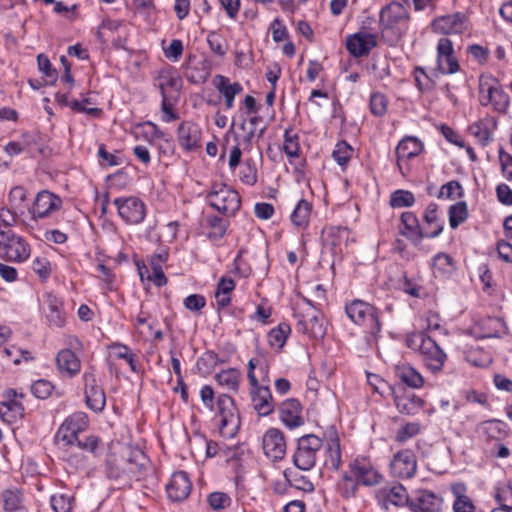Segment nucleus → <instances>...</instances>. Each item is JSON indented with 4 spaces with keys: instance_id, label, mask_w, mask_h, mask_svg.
I'll return each instance as SVG.
<instances>
[{
    "instance_id": "27",
    "label": "nucleus",
    "mask_w": 512,
    "mask_h": 512,
    "mask_svg": "<svg viewBox=\"0 0 512 512\" xmlns=\"http://www.w3.org/2000/svg\"><path fill=\"white\" fill-rule=\"evenodd\" d=\"M182 85V80L178 73L173 69L161 70L154 79V86L160 91L161 97H173L169 90L179 93Z\"/></svg>"
},
{
    "instance_id": "36",
    "label": "nucleus",
    "mask_w": 512,
    "mask_h": 512,
    "mask_svg": "<svg viewBox=\"0 0 512 512\" xmlns=\"http://www.w3.org/2000/svg\"><path fill=\"white\" fill-rule=\"evenodd\" d=\"M312 205L305 199L298 201L296 207L291 214L292 223L300 228L308 226Z\"/></svg>"
},
{
    "instance_id": "45",
    "label": "nucleus",
    "mask_w": 512,
    "mask_h": 512,
    "mask_svg": "<svg viewBox=\"0 0 512 512\" xmlns=\"http://www.w3.org/2000/svg\"><path fill=\"white\" fill-rule=\"evenodd\" d=\"M415 203V197L411 191L399 189L390 196V205L393 208L411 207Z\"/></svg>"
},
{
    "instance_id": "24",
    "label": "nucleus",
    "mask_w": 512,
    "mask_h": 512,
    "mask_svg": "<svg viewBox=\"0 0 512 512\" xmlns=\"http://www.w3.org/2000/svg\"><path fill=\"white\" fill-rule=\"evenodd\" d=\"M280 420L289 429H294L304 424L302 417V407L300 402L295 399H287L279 406Z\"/></svg>"
},
{
    "instance_id": "29",
    "label": "nucleus",
    "mask_w": 512,
    "mask_h": 512,
    "mask_svg": "<svg viewBox=\"0 0 512 512\" xmlns=\"http://www.w3.org/2000/svg\"><path fill=\"white\" fill-rule=\"evenodd\" d=\"M297 330L315 339L323 338L326 333L322 318L317 314H307L299 319Z\"/></svg>"
},
{
    "instance_id": "7",
    "label": "nucleus",
    "mask_w": 512,
    "mask_h": 512,
    "mask_svg": "<svg viewBox=\"0 0 512 512\" xmlns=\"http://www.w3.org/2000/svg\"><path fill=\"white\" fill-rule=\"evenodd\" d=\"M30 246L27 241L10 229L0 226V257L14 262H23L30 256Z\"/></svg>"
},
{
    "instance_id": "20",
    "label": "nucleus",
    "mask_w": 512,
    "mask_h": 512,
    "mask_svg": "<svg viewBox=\"0 0 512 512\" xmlns=\"http://www.w3.org/2000/svg\"><path fill=\"white\" fill-rule=\"evenodd\" d=\"M441 505L442 498L429 490H418L409 500L413 512H439Z\"/></svg>"
},
{
    "instance_id": "6",
    "label": "nucleus",
    "mask_w": 512,
    "mask_h": 512,
    "mask_svg": "<svg viewBox=\"0 0 512 512\" xmlns=\"http://www.w3.org/2000/svg\"><path fill=\"white\" fill-rule=\"evenodd\" d=\"M322 447L323 440L320 437L314 434L301 436L293 454L294 465L302 471L311 470L316 464L317 454Z\"/></svg>"
},
{
    "instance_id": "19",
    "label": "nucleus",
    "mask_w": 512,
    "mask_h": 512,
    "mask_svg": "<svg viewBox=\"0 0 512 512\" xmlns=\"http://www.w3.org/2000/svg\"><path fill=\"white\" fill-rule=\"evenodd\" d=\"M432 27L435 32L444 35L461 34L468 28V19L463 13L457 12L436 18Z\"/></svg>"
},
{
    "instance_id": "44",
    "label": "nucleus",
    "mask_w": 512,
    "mask_h": 512,
    "mask_svg": "<svg viewBox=\"0 0 512 512\" xmlns=\"http://www.w3.org/2000/svg\"><path fill=\"white\" fill-rule=\"evenodd\" d=\"M468 218L466 202H458L449 208V224L455 229Z\"/></svg>"
},
{
    "instance_id": "26",
    "label": "nucleus",
    "mask_w": 512,
    "mask_h": 512,
    "mask_svg": "<svg viewBox=\"0 0 512 512\" xmlns=\"http://www.w3.org/2000/svg\"><path fill=\"white\" fill-rule=\"evenodd\" d=\"M423 150V143L414 136L404 137L396 147L397 167L404 175L402 162L405 159H411L418 156Z\"/></svg>"
},
{
    "instance_id": "1",
    "label": "nucleus",
    "mask_w": 512,
    "mask_h": 512,
    "mask_svg": "<svg viewBox=\"0 0 512 512\" xmlns=\"http://www.w3.org/2000/svg\"><path fill=\"white\" fill-rule=\"evenodd\" d=\"M149 468L146 455L141 450L126 448L121 455L110 452L105 460V475L108 479L123 483L131 479L141 480Z\"/></svg>"
},
{
    "instance_id": "60",
    "label": "nucleus",
    "mask_w": 512,
    "mask_h": 512,
    "mask_svg": "<svg viewBox=\"0 0 512 512\" xmlns=\"http://www.w3.org/2000/svg\"><path fill=\"white\" fill-rule=\"evenodd\" d=\"M463 194L462 186L458 181H450L443 185L440 189L438 197L445 196L449 199H454L456 196L461 197Z\"/></svg>"
},
{
    "instance_id": "5",
    "label": "nucleus",
    "mask_w": 512,
    "mask_h": 512,
    "mask_svg": "<svg viewBox=\"0 0 512 512\" xmlns=\"http://www.w3.org/2000/svg\"><path fill=\"white\" fill-rule=\"evenodd\" d=\"M348 318L355 324L363 326L366 333L373 339L381 330L377 309L362 300H353L345 306Z\"/></svg>"
},
{
    "instance_id": "42",
    "label": "nucleus",
    "mask_w": 512,
    "mask_h": 512,
    "mask_svg": "<svg viewBox=\"0 0 512 512\" xmlns=\"http://www.w3.org/2000/svg\"><path fill=\"white\" fill-rule=\"evenodd\" d=\"M219 385L228 390L237 391L239 387L240 372L236 369H227L219 372L215 376Z\"/></svg>"
},
{
    "instance_id": "56",
    "label": "nucleus",
    "mask_w": 512,
    "mask_h": 512,
    "mask_svg": "<svg viewBox=\"0 0 512 512\" xmlns=\"http://www.w3.org/2000/svg\"><path fill=\"white\" fill-rule=\"evenodd\" d=\"M53 388L54 386L50 381L40 379L32 384L31 392L35 397L39 399H46L51 395Z\"/></svg>"
},
{
    "instance_id": "10",
    "label": "nucleus",
    "mask_w": 512,
    "mask_h": 512,
    "mask_svg": "<svg viewBox=\"0 0 512 512\" xmlns=\"http://www.w3.org/2000/svg\"><path fill=\"white\" fill-rule=\"evenodd\" d=\"M87 426V416L82 412L74 413L60 425L55 435V441L63 448H72Z\"/></svg>"
},
{
    "instance_id": "52",
    "label": "nucleus",
    "mask_w": 512,
    "mask_h": 512,
    "mask_svg": "<svg viewBox=\"0 0 512 512\" xmlns=\"http://www.w3.org/2000/svg\"><path fill=\"white\" fill-rule=\"evenodd\" d=\"M485 331L482 334L483 338H497L500 336L504 328V323L499 318H487L482 322Z\"/></svg>"
},
{
    "instance_id": "64",
    "label": "nucleus",
    "mask_w": 512,
    "mask_h": 512,
    "mask_svg": "<svg viewBox=\"0 0 512 512\" xmlns=\"http://www.w3.org/2000/svg\"><path fill=\"white\" fill-rule=\"evenodd\" d=\"M454 512H474L475 506L465 495H458L453 503Z\"/></svg>"
},
{
    "instance_id": "59",
    "label": "nucleus",
    "mask_w": 512,
    "mask_h": 512,
    "mask_svg": "<svg viewBox=\"0 0 512 512\" xmlns=\"http://www.w3.org/2000/svg\"><path fill=\"white\" fill-rule=\"evenodd\" d=\"M150 266L152 268V274H148L147 278L158 287L165 285L167 283V278L161 265L156 263L155 258H150Z\"/></svg>"
},
{
    "instance_id": "55",
    "label": "nucleus",
    "mask_w": 512,
    "mask_h": 512,
    "mask_svg": "<svg viewBox=\"0 0 512 512\" xmlns=\"http://www.w3.org/2000/svg\"><path fill=\"white\" fill-rule=\"evenodd\" d=\"M207 43L210 49L219 56H224L227 52L225 39L216 32H210L207 36Z\"/></svg>"
},
{
    "instance_id": "53",
    "label": "nucleus",
    "mask_w": 512,
    "mask_h": 512,
    "mask_svg": "<svg viewBox=\"0 0 512 512\" xmlns=\"http://www.w3.org/2000/svg\"><path fill=\"white\" fill-rule=\"evenodd\" d=\"M352 153V147L347 142L340 141L336 144L332 156L339 165L344 166L350 160Z\"/></svg>"
},
{
    "instance_id": "22",
    "label": "nucleus",
    "mask_w": 512,
    "mask_h": 512,
    "mask_svg": "<svg viewBox=\"0 0 512 512\" xmlns=\"http://www.w3.org/2000/svg\"><path fill=\"white\" fill-rule=\"evenodd\" d=\"M251 387V401L254 410L259 416L265 417L270 415L275 409V403L268 386H261L257 383L256 386Z\"/></svg>"
},
{
    "instance_id": "63",
    "label": "nucleus",
    "mask_w": 512,
    "mask_h": 512,
    "mask_svg": "<svg viewBox=\"0 0 512 512\" xmlns=\"http://www.w3.org/2000/svg\"><path fill=\"white\" fill-rule=\"evenodd\" d=\"M498 157L504 177L512 180V156L501 148L498 152Z\"/></svg>"
},
{
    "instance_id": "8",
    "label": "nucleus",
    "mask_w": 512,
    "mask_h": 512,
    "mask_svg": "<svg viewBox=\"0 0 512 512\" xmlns=\"http://www.w3.org/2000/svg\"><path fill=\"white\" fill-rule=\"evenodd\" d=\"M207 200L211 207L225 215L235 214L241 205V199L237 191L223 183L213 184L207 194Z\"/></svg>"
},
{
    "instance_id": "38",
    "label": "nucleus",
    "mask_w": 512,
    "mask_h": 512,
    "mask_svg": "<svg viewBox=\"0 0 512 512\" xmlns=\"http://www.w3.org/2000/svg\"><path fill=\"white\" fill-rule=\"evenodd\" d=\"M478 432L487 439H501L505 434V423L499 420H488L479 424Z\"/></svg>"
},
{
    "instance_id": "13",
    "label": "nucleus",
    "mask_w": 512,
    "mask_h": 512,
    "mask_svg": "<svg viewBox=\"0 0 512 512\" xmlns=\"http://www.w3.org/2000/svg\"><path fill=\"white\" fill-rule=\"evenodd\" d=\"M119 216L128 224H139L144 220L146 210L144 203L136 197L116 198Z\"/></svg>"
},
{
    "instance_id": "25",
    "label": "nucleus",
    "mask_w": 512,
    "mask_h": 512,
    "mask_svg": "<svg viewBox=\"0 0 512 512\" xmlns=\"http://www.w3.org/2000/svg\"><path fill=\"white\" fill-rule=\"evenodd\" d=\"M178 141L186 151H193L201 147V129L190 121L182 122L178 127Z\"/></svg>"
},
{
    "instance_id": "2",
    "label": "nucleus",
    "mask_w": 512,
    "mask_h": 512,
    "mask_svg": "<svg viewBox=\"0 0 512 512\" xmlns=\"http://www.w3.org/2000/svg\"><path fill=\"white\" fill-rule=\"evenodd\" d=\"M409 0L391 2L385 5L379 14L381 37L389 46H395L406 34L410 23V13L405 7Z\"/></svg>"
},
{
    "instance_id": "49",
    "label": "nucleus",
    "mask_w": 512,
    "mask_h": 512,
    "mask_svg": "<svg viewBox=\"0 0 512 512\" xmlns=\"http://www.w3.org/2000/svg\"><path fill=\"white\" fill-rule=\"evenodd\" d=\"M495 499L500 505L507 510L512 512V484L511 482L499 486L496 488Z\"/></svg>"
},
{
    "instance_id": "62",
    "label": "nucleus",
    "mask_w": 512,
    "mask_h": 512,
    "mask_svg": "<svg viewBox=\"0 0 512 512\" xmlns=\"http://www.w3.org/2000/svg\"><path fill=\"white\" fill-rule=\"evenodd\" d=\"M8 199L12 208H18L27 199V191L22 186H15L10 190Z\"/></svg>"
},
{
    "instance_id": "33",
    "label": "nucleus",
    "mask_w": 512,
    "mask_h": 512,
    "mask_svg": "<svg viewBox=\"0 0 512 512\" xmlns=\"http://www.w3.org/2000/svg\"><path fill=\"white\" fill-rule=\"evenodd\" d=\"M395 376L411 388H420L424 384L422 375L408 364H400L395 367Z\"/></svg>"
},
{
    "instance_id": "50",
    "label": "nucleus",
    "mask_w": 512,
    "mask_h": 512,
    "mask_svg": "<svg viewBox=\"0 0 512 512\" xmlns=\"http://www.w3.org/2000/svg\"><path fill=\"white\" fill-rule=\"evenodd\" d=\"M74 498L66 494H55L50 498V504L54 512H71Z\"/></svg>"
},
{
    "instance_id": "17",
    "label": "nucleus",
    "mask_w": 512,
    "mask_h": 512,
    "mask_svg": "<svg viewBox=\"0 0 512 512\" xmlns=\"http://www.w3.org/2000/svg\"><path fill=\"white\" fill-rule=\"evenodd\" d=\"M83 379L87 406L95 412H101L106 404L104 390L98 385L93 372L86 371L83 375Z\"/></svg>"
},
{
    "instance_id": "37",
    "label": "nucleus",
    "mask_w": 512,
    "mask_h": 512,
    "mask_svg": "<svg viewBox=\"0 0 512 512\" xmlns=\"http://www.w3.org/2000/svg\"><path fill=\"white\" fill-rule=\"evenodd\" d=\"M205 226L209 229L207 232V237L210 240H219L221 239L227 230V222L223 218H220L216 215H208L205 217Z\"/></svg>"
},
{
    "instance_id": "57",
    "label": "nucleus",
    "mask_w": 512,
    "mask_h": 512,
    "mask_svg": "<svg viewBox=\"0 0 512 512\" xmlns=\"http://www.w3.org/2000/svg\"><path fill=\"white\" fill-rule=\"evenodd\" d=\"M433 268L442 274H450L454 269L452 258L446 253H438L433 259Z\"/></svg>"
},
{
    "instance_id": "11",
    "label": "nucleus",
    "mask_w": 512,
    "mask_h": 512,
    "mask_svg": "<svg viewBox=\"0 0 512 512\" xmlns=\"http://www.w3.org/2000/svg\"><path fill=\"white\" fill-rule=\"evenodd\" d=\"M62 207L61 198L48 191L42 190L37 193L29 213L33 220L44 219L58 211Z\"/></svg>"
},
{
    "instance_id": "43",
    "label": "nucleus",
    "mask_w": 512,
    "mask_h": 512,
    "mask_svg": "<svg viewBox=\"0 0 512 512\" xmlns=\"http://www.w3.org/2000/svg\"><path fill=\"white\" fill-rule=\"evenodd\" d=\"M359 483L350 472H345L338 483V490L342 497L351 498L357 493Z\"/></svg>"
},
{
    "instance_id": "31",
    "label": "nucleus",
    "mask_w": 512,
    "mask_h": 512,
    "mask_svg": "<svg viewBox=\"0 0 512 512\" xmlns=\"http://www.w3.org/2000/svg\"><path fill=\"white\" fill-rule=\"evenodd\" d=\"M394 402L398 411L407 415L418 413L424 406V400L411 392L396 395Z\"/></svg>"
},
{
    "instance_id": "9",
    "label": "nucleus",
    "mask_w": 512,
    "mask_h": 512,
    "mask_svg": "<svg viewBox=\"0 0 512 512\" xmlns=\"http://www.w3.org/2000/svg\"><path fill=\"white\" fill-rule=\"evenodd\" d=\"M219 432L226 438H232L236 435L240 427V416L232 397L222 394L217 399Z\"/></svg>"
},
{
    "instance_id": "21",
    "label": "nucleus",
    "mask_w": 512,
    "mask_h": 512,
    "mask_svg": "<svg viewBox=\"0 0 512 512\" xmlns=\"http://www.w3.org/2000/svg\"><path fill=\"white\" fill-rule=\"evenodd\" d=\"M377 46V37L372 33L358 32L346 40V48L354 57L368 55Z\"/></svg>"
},
{
    "instance_id": "15",
    "label": "nucleus",
    "mask_w": 512,
    "mask_h": 512,
    "mask_svg": "<svg viewBox=\"0 0 512 512\" xmlns=\"http://www.w3.org/2000/svg\"><path fill=\"white\" fill-rule=\"evenodd\" d=\"M262 447L264 454L273 462L282 460L286 454L284 433L277 428L268 429L263 435Z\"/></svg>"
},
{
    "instance_id": "34",
    "label": "nucleus",
    "mask_w": 512,
    "mask_h": 512,
    "mask_svg": "<svg viewBox=\"0 0 512 512\" xmlns=\"http://www.w3.org/2000/svg\"><path fill=\"white\" fill-rule=\"evenodd\" d=\"M325 453L326 459L324 464L328 468L338 470L341 465V450L337 432L334 429L331 431V437L327 442Z\"/></svg>"
},
{
    "instance_id": "16",
    "label": "nucleus",
    "mask_w": 512,
    "mask_h": 512,
    "mask_svg": "<svg viewBox=\"0 0 512 512\" xmlns=\"http://www.w3.org/2000/svg\"><path fill=\"white\" fill-rule=\"evenodd\" d=\"M437 67L442 74H454L460 69L453 43L448 38H440L438 41Z\"/></svg>"
},
{
    "instance_id": "28",
    "label": "nucleus",
    "mask_w": 512,
    "mask_h": 512,
    "mask_svg": "<svg viewBox=\"0 0 512 512\" xmlns=\"http://www.w3.org/2000/svg\"><path fill=\"white\" fill-rule=\"evenodd\" d=\"M59 372L67 377H74L80 372L81 362L71 349H62L56 356Z\"/></svg>"
},
{
    "instance_id": "32",
    "label": "nucleus",
    "mask_w": 512,
    "mask_h": 512,
    "mask_svg": "<svg viewBox=\"0 0 512 512\" xmlns=\"http://www.w3.org/2000/svg\"><path fill=\"white\" fill-rule=\"evenodd\" d=\"M16 396L15 390H9L6 394L7 400L0 403V416L7 417L8 421L22 418L24 414V407L21 402L16 400Z\"/></svg>"
},
{
    "instance_id": "48",
    "label": "nucleus",
    "mask_w": 512,
    "mask_h": 512,
    "mask_svg": "<svg viewBox=\"0 0 512 512\" xmlns=\"http://www.w3.org/2000/svg\"><path fill=\"white\" fill-rule=\"evenodd\" d=\"M284 475L290 485L296 489L304 492H312L314 490L313 483L306 476L292 471H285Z\"/></svg>"
},
{
    "instance_id": "46",
    "label": "nucleus",
    "mask_w": 512,
    "mask_h": 512,
    "mask_svg": "<svg viewBox=\"0 0 512 512\" xmlns=\"http://www.w3.org/2000/svg\"><path fill=\"white\" fill-rule=\"evenodd\" d=\"M283 150L289 158H297L300 156L299 137L292 130H286L284 133Z\"/></svg>"
},
{
    "instance_id": "30",
    "label": "nucleus",
    "mask_w": 512,
    "mask_h": 512,
    "mask_svg": "<svg viewBox=\"0 0 512 512\" xmlns=\"http://www.w3.org/2000/svg\"><path fill=\"white\" fill-rule=\"evenodd\" d=\"M213 84L224 96L226 109H231L234 105L235 96L243 90L242 85L238 82L231 84L229 79L222 75H216Z\"/></svg>"
},
{
    "instance_id": "54",
    "label": "nucleus",
    "mask_w": 512,
    "mask_h": 512,
    "mask_svg": "<svg viewBox=\"0 0 512 512\" xmlns=\"http://www.w3.org/2000/svg\"><path fill=\"white\" fill-rule=\"evenodd\" d=\"M421 426L418 422H409L400 427L395 435L397 442L403 443L420 433Z\"/></svg>"
},
{
    "instance_id": "14",
    "label": "nucleus",
    "mask_w": 512,
    "mask_h": 512,
    "mask_svg": "<svg viewBox=\"0 0 512 512\" xmlns=\"http://www.w3.org/2000/svg\"><path fill=\"white\" fill-rule=\"evenodd\" d=\"M350 473L353 474L359 485L375 486L382 480L381 474L367 458L354 459L349 465Z\"/></svg>"
},
{
    "instance_id": "47",
    "label": "nucleus",
    "mask_w": 512,
    "mask_h": 512,
    "mask_svg": "<svg viewBox=\"0 0 512 512\" xmlns=\"http://www.w3.org/2000/svg\"><path fill=\"white\" fill-rule=\"evenodd\" d=\"M37 63L40 72H42L45 77V84L53 85L58 78V72L52 67L48 57L44 54H39L37 56Z\"/></svg>"
},
{
    "instance_id": "18",
    "label": "nucleus",
    "mask_w": 512,
    "mask_h": 512,
    "mask_svg": "<svg viewBox=\"0 0 512 512\" xmlns=\"http://www.w3.org/2000/svg\"><path fill=\"white\" fill-rule=\"evenodd\" d=\"M390 469L395 477L402 479L413 477L417 469L416 456L413 451L405 449L397 452L390 463Z\"/></svg>"
},
{
    "instance_id": "12",
    "label": "nucleus",
    "mask_w": 512,
    "mask_h": 512,
    "mask_svg": "<svg viewBox=\"0 0 512 512\" xmlns=\"http://www.w3.org/2000/svg\"><path fill=\"white\" fill-rule=\"evenodd\" d=\"M443 231V225L437 224L435 230L423 232L419 220L413 212H403L401 214L400 233L412 241H419L422 238H436Z\"/></svg>"
},
{
    "instance_id": "3",
    "label": "nucleus",
    "mask_w": 512,
    "mask_h": 512,
    "mask_svg": "<svg viewBox=\"0 0 512 512\" xmlns=\"http://www.w3.org/2000/svg\"><path fill=\"white\" fill-rule=\"evenodd\" d=\"M406 343L410 349L419 351L424 365L432 373L443 369L447 355L431 337L423 332H416L407 338Z\"/></svg>"
},
{
    "instance_id": "41",
    "label": "nucleus",
    "mask_w": 512,
    "mask_h": 512,
    "mask_svg": "<svg viewBox=\"0 0 512 512\" xmlns=\"http://www.w3.org/2000/svg\"><path fill=\"white\" fill-rule=\"evenodd\" d=\"M290 332L289 324L280 323L268 333V343L270 346L280 349L284 346Z\"/></svg>"
},
{
    "instance_id": "4",
    "label": "nucleus",
    "mask_w": 512,
    "mask_h": 512,
    "mask_svg": "<svg viewBox=\"0 0 512 512\" xmlns=\"http://www.w3.org/2000/svg\"><path fill=\"white\" fill-rule=\"evenodd\" d=\"M479 103L485 107L491 105L495 112L505 114L510 104V97L495 77L481 75L479 77Z\"/></svg>"
},
{
    "instance_id": "23",
    "label": "nucleus",
    "mask_w": 512,
    "mask_h": 512,
    "mask_svg": "<svg viewBox=\"0 0 512 512\" xmlns=\"http://www.w3.org/2000/svg\"><path fill=\"white\" fill-rule=\"evenodd\" d=\"M191 489V481L188 474L184 471L174 473L169 483L166 485L169 499L175 502L185 500L189 496Z\"/></svg>"
},
{
    "instance_id": "35",
    "label": "nucleus",
    "mask_w": 512,
    "mask_h": 512,
    "mask_svg": "<svg viewBox=\"0 0 512 512\" xmlns=\"http://www.w3.org/2000/svg\"><path fill=\"white\" fill-rule=\"evenodd\" d=\"M385 505L403 506L409 505L410 497L407 494L406 489L402 485H396L389 489H382L380 491Z\"/></svg>"
},
{
    "instance_id": "61",
    "label": "nucleus",
    "mask_w": 512,
    "mask_h": 512,
    "mask_svg": "<svg viewBox=\"0 0 512 512\" xmlns=\"http://www.w3.org/2000/svg\"><path fill=\"white\" fill-rule=\"evenodd\" d=\"M186 309L192 312H199L206 305V299L199 294H191L184 299L183 302Z\"/></svg>"
},
{
    "instance_id": "58",
    "label": "nucleus",
    "mask_w": 512,
    "mask_h": 512,
    "mask_svg": "<svg viewBox=\"0 0 512 512\" xmlns=\"http://www.w3.org/2000/svg\"><path fill=\"white\" fill-rule=\"evenodd\" d=\"M208 503L213 510H223L231 505V498L223 492H213L208 496Z\"/></svg>"
},
{
    "instance_id": "51",
    "label": "nucleus",
    "mask_w": 512,
    "mask_h": 512,
    "mask_svg": "<svg viewBox=\"0 0 512 512\" xmlns=\"http://www.w3.org/2000/svg\"><path fill=\"white\" fill-rule=\"evenodd\" d=\"M388 101L384 94L374 92L370 96V110L374 116L382 117L387 112Z\"/></svg>"
},
{
    "instance_id": "40",
    "label": "nucleus",
    "mask_w": 512,
    "mask_h": 512,
    "mask_svg": "<svg viewBox=\"0 0 512 512\" xmlns=\"http://www.w3.org/2000/svg\"><path fill=\"white\" fill-rule=\"evenodd\" d=\"M75 445L79 449L89 452L95 457L100 456L103 450V441L99 436L96 435L79 437L78 440H76Z\"/></svg>"
},
{
    "instance_id": "39",
    "label": "nucleus",
    "mask_w": 512,
    "mask_h": 512,
    "mask_svg": "<svg viewBox=\"0 0 512 512\" xmlns=\"http://www.w3.org/2000/svg\"><path fill=\"white\" fill-rule=\"evenodd\" d=\"M2 500L6 512H18L23 508V494L17 488L3 491Z\"/></svg>"
}]
</instances>
